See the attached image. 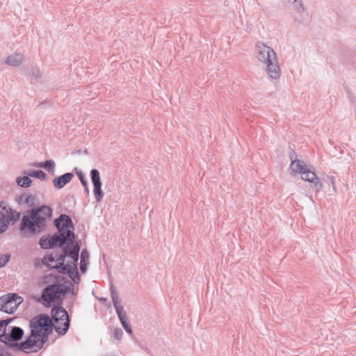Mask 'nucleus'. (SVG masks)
<instances>
[{"instance_id": "f257e3e1", "label": "nucleus", "mask_w": 356, "mask_h": 356, "mask_svg": "<svg viewBox=\"0 0 356 356\" xmlns=\"http://www.w3.org/2000/svg\"><path fill=\"white\" fill-rule=\"evenodd\" d=\"M31 335L19 346V349L25 353L36 352L47 340L52 330V321L47 315L40 314L30 322Z\"/></svg>"}, {"instance_id": "f03ea898", "label": "nucleus", "mask_w": 356, "mask_h": 356, "mask_svg": "<svg viewBox=\"0 0 356 356\" xmlns=\"http://www.w3.org/2000/svg\"><path fill=\"white\" fill-rule=\"evenodd\" d=\"M51 216V209L49 207L42 206L37 210L24 216L21 230L25 234H33L40 232L46 226V221Z\"/></svg>"}, {"instance_id": "7ed1b4c3", "label": "nucleus", "mask_w": 356, "mask_h": 356, "mask_svg": "<svg viewBox=\"0 0 356 356\" xmlns=\"http://www.w3.org/2000/svg\"><path fill=\"white\" fill-rule=\"evenodd\" d=\"M79 245L76 242L68 243L65 246V254L72 259V265L66 264L59 270L62 273H67L72 280L76 282L79 280L76 268L79 259Z\"/></svg>"}, {"instance_id": "20e7f679", "label": "nucleus", "mask_w": 356, "mask_h": 356, "mask_svg": "<svg viewBox=\"0 0 356 356\" xmlns=\"http://www.w3.org/2000/svg\"><path fill=\"white\" fill-rule=\"evenodd\" d=\"M51 317L56 331L60 334H65L69 328L70 320L67 312L62 307L51 309Z\"/></svg>"}, {"instance_id": "39448f33", "label": "nucleus", "mask_w": 356, "mask_h": 356, "mask_svg": "<svg viewBox=\"0 0 356 356\" xmlns=\"http://www.w3.org/2000/svg\"><path fill=\"white\" fill-rule=\"evenodd\" d=\"M19 217V213L13 210L8 204L0 202V234L6 232L9 225L15 222Z\"/></svg>"}, {"instance_id": "423d86ee", "label": "nucleus", "mask_w": 356, "mask_h": 356, "mask_svg": "<svg viewBox=\"0 0 356 356\" xmlns=\"http://www.w3.org/2000/svg\"><path fill=\"white\" fill-rule=\"evenodd\" d=\"M55 225L58 229V236L60 238L64 237L65 241H69V243L73 242L74 238L72 232L73 225L71 219L68 216L61 215L59 218L55 220Z\"/></svg>"}, {"instance_id": "0eeeda50", "label": "nucleus", "mask_w": 356, "mask_h": 356, "mask_svg": "<svg viewBox=\"0 0 356 356\" xmlns=\"http://www.w3.org/2000/svg\"><path fill=\"white\" fill-rule=\"evenodd\" d=\"M65 290L61 284H51L44 289L42 298L44 302L51 305L59 302L64 296Z\"/></svg>"}, {"instance_id": "6e6552de", "label": "nucleus", "mask_w": 356, "mask_h": 356, "mask_svg": "<svg viewBox=\"0 0 356 356\" xmlns=\"http://www.w3.org/2000/svg\"><path fill=\"white\" fill-rule=\"evenodd\" d=\"M23 302V298L15 293H9L0 298V310L12 314Z\"/></svg>"}, {"instance_id": "1a4fd4ad", "label": "nucleus", "mask_w": 356, "mask_h": 356, "mask_svg": "<svg viewBox=\"0 0 356 356\" xmlns=\"http://www.w3.org/2000/svg\"><path fill=\"white\" fill-rule=\"evenodd\" d=\"M257 59L265 65L277 57L275 52L270 47L262 42L256 44Z\"/></svg>"}, {"instance_id": "9d476101", "label": "nucleus", "mask_w": 356, "mask_h": 356, "mask_svg": "<svg viewBox=\"0 0 356 356\" xmlns=\"http://www.w3.org/2000/svg\"><path fill=\"white\" fill-rule=\"evenodd\" d=\"M10 321V319L7 321L6 332L3 337L2 342L9 346H13L15 341L22 338L24 331L20 327L8 325Z\"/></svg>"}, {"instance_id": "9b49d317", "label": "nucleus", "mask_w": 356, "mask_h": 356, "mask_svg": "<svg viewBox=\"0 0 356 356\" xmlns=\"http://www.w3.org/2000/svg\"><path fill=\"white\" fill-rule=\"evenodd\" d=\"M65 257L67 256L65 254L64 248L63 254L52 252L44 257L42 262L50 268H58L60 270L65 266L64 261Z\"/></svg>"}, {"instance_id": "f8f14e48", "label": "nucleus", "mask_w": 356, "mask_h": 356, "mask_svg": "<svg viewBox=\"0 0 356 356\" xmlns=\"http://www.w3.org/2000/svg\"><path fill=\"white\" fill-rule=\"evenodd\" d=\"M66 241L65 238H60L58 235L42 237L40 241V245L42 248L48 249L54 246H61Z\"/></svg>"}, {"instance_id": "ddd939ff", "label": "nucleus", "mask_w": 356, "mask_h": 356, "mask_svg": "<svg viewBox=\"0 0 356 356\" xmlns=\"http://www.w3.org/2000/svg\"><path fill=\"white\" fill-rule=\"evenodd\" d=\"M301 178L304 181L313 184L317 191L322 188L323 185L320 179L317 177L316 173L310 170L309 168L301 175Z\"/></svg>"}, {"instance_id": "4468645a", "label": "nucleus", "mask_w": 356, "mask_h": 356, "mask_svg": "<svg viewBox=\"0 0 356 356\" xmlns=\"http://www.w3.org/2000/svg\"><path fill=\"white\" fill-rule=\"evenodd\" d=\"M266 72L269 77L273 79H277L280 76L281 70L276 57L271 61L266 63Z\"/></svg>"}, {"instance_id": "2eb2a0df", "label": "nucleus", "mask_w": 356, "mask_h": 356, "mask_svg": "<svg viewBox=\"0 0 356 356\" xmlns=\"http://www.w3.org/2000/svg\"><path fill=\"white\" fill-rule=\"evenodd\" d=\"M291 159L290 169L292 175H302L308 168L303 161L299 160L297 158L293 159L292 157Z\"/></svg>"}, {"instance_id": "dca6fc26", "label": "nucleus", "mask_w": 356, "mask_h": 356, "mask_svg": "<svg viewBox=\"0 0 356 356\" xmlns=\"http://www.w3.org/2000/svg\"><path fill=\"white\" fill-rule=\"evenodd\" d=\"M115 309L120 318V321L124 327V329L129 333L131 334L132 330L131 327L127 322L126 314L123 312V307L120 305L119 302H115Z\"/></svg>"}, {"instance_id": "f3484780", "label": "nucleus", "mask_w": 356, "mask_h": 356, "mask_svg": "<svg viewBox=\"0 0 356 356\" xmlns=\"http://www.w3.org/2000/svg\"><path fill=\"white\" fill-rule=\"evenodd\" d=\"M74 175L72 173H65L60 177H56L53 179V185L56 188H61L64 187L67 183H69Z\"/></svg>"}, {"instance_id": "a211bd4d", "label": "nucleus", "mask_w": 356, "mask_h": 356, "mask_svg": "<svg viewBox=\"0 0 356 356\" xmlns=\"http://www.w3.org/2000/svg\"><path fill=\"white\" fill-rule=\"evenodd\" d=\"M23 61V56L21 54H14L7 58L6 63L11 66H18Z\"/></svg>"}, {"instance_id": "6ab92c4d", "label": "nucleus", "mask_w": 356, "mask_h": 356, "mask_svg": "<svg viewBox=\"0 0 356 356\" xmlns=\"http://www.w3.org/2000/svg\"><path fill=\"white\" fill-rule=\"evenodd\" d=\"M89 264V253L86 250H83L81 254L80 269L83 273H86Z\"/></svg>"}, {"instance_id": "aec40b11", "label": "nucleus", "mask_w": 356, "mask_h": 356, "mask_svg": "<svg viewBox=\"0 0 356 356\" xmlns=\"http://www.w3.org/2000/svg\"><path fill=\"white\" fill-rule=\"evenodd\" d=\"M94 186V195L97 202H100L103 197V192L102 191V183L93 184Z\"/></svg>"}, {"instance_id": "412c9836", "label": "nucleus", "mask_w": 356, "mask_h": 356, "mask_svg": "<svg viewBox=\"0 0 356 356\" xmlns=\"http://www.w3.org/2000/svg\"><path fill=\"white\" fill-rule=\"evenodd\" d=\"M36 167L43 168L48 171H54L55 167V163L52 160L46 161L35 164Z\"/></svg>"}, {"instance_id": "4be33fe9", "label": "nucleus", "mask_w": 356, "mask_h": 356, "mask_svg": "<svg viewBox=\"0 0 356 356\" xmlns=\"http://www.w3.org/2000/svg\"><path fill=\"white\" fill-rule=\"evenodd\" d=\"M17 182L18 185L22 187H28L30 186L31 180L29 177L25 176L21 178H18L17 179Z\"/></svg>"}, {"instance_id": "5701e85b", "label": "nucleus", "mask_w": 356, "mask_h": 356, "mask_svg": "<svg viewBox=\"0 0 356 356\" xmlns=\"http://www.w3.org/2000/svg\"><path fill=\"white\" fill-rule=\"evenodd\" d=\"M91 181L92 184L101 182L99 172L97 170L93 169L91 170Z\"/></svg>"}, {"instance_id": "b1692460", "label": "nucleus", "mask_w": 356, "mask_h": 356, "mask_svg": "<svg viewBox=\"0 0 356 356\" xmlns=\"http://www.w3.org/2000/svg\"><path fill=\"white\" fill-rule=\"evenodd\" d=\"M29 175L30 176H32V177H36V178H38L40 179H44L45 177H46V174L42 171V170H33V171H31L30 173H29Z\"/></svg>"}, {"instance_id": "393cba45", "label": "nucleus", "mask_w": 356, "mask_h": 356, "mask_svg": "<svg viewBox=\"0 0 356 356\" xmlns=\"http://www.w3.org/2000/svg\"><path fill=\"white\" fill-rule=\"evenodd\" d=\"M7 321H0V341L2 342L3 337L6 332Z\"/></svg>"}, {"instance_id": "a878e982", "label": "nucleus", "mask_w": 356, "mask_h": 356, "mask_svg": "<svg viewBox=\"0 0 356 356\" xmlns=\"http://www.w3.org/2000/svg\"><path fill=\"white\" fill-rule=\"evenodd\" d=\"M10 257L7 254L0 256V268L4 266L8 261Z\"/></svg>"}, {"instance_id": "bb28decb", "label": "nucleus", "mask_w": 356, "mask_h": 356, "mask_svg": "<svg viewBox=\"0 0 356 356\" xmlns=\"http://www.w3.org/2000/svg\"><path fill=\"white\" fill-rule=\"evenodd\" d=\"M122 335V331L120 329H116L114 332V336L116 339H119Z\"/></svg>"}, {"instance_id": "cd10ccee", "label": "nucleus", "mask_w": 356, "mask_h": 356, "mask_svg": "<svg viewBox=\"0 0 356 356\" xmlns=\"http://www.w3.org/2000/svg\"><path fill=\"white\" fill-rule=\"evenodd\" d=\"M79 179H80V181H81V184H82L83 186H86V185H87V181H86L83 178V177H82V176H80V177H79Z\"/></svg>"}, {"instance_id": "c85d7f7f", "label": "nucleus", "mask_w": 356, "mask_h": 356, "mask_svg": "<svg viewBox=\"0 0 356 356\" xmlns=\"http://www.w3.org/2000/svg\"><path fill=\"white\" fill-rule=\"evenodd\" d=\"M113 305H115V302H119L117 298H113Z\"/></svg>"}]
</instances>
